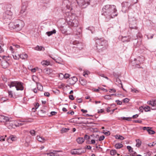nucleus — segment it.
<instances>
[{"label": "nucleus", "instance_id": "f257e3e1", "mask_svg": "<svg viewBox=\"0 0 156 156\" xmlns=\"http://www.w3.org/2000/svg\"><path fill=\"white\" fill-rule=\"evenodd\" d=\"M62 6V8H64L62 10L63 12H65V17L68 24L72 27H77L79 24L77 17L75 14L69 11L72 9L73 7L71 6L69 1L65 0L63 2Z\"/></svg>", "mask_w": 156, "mask_h": 156}, {"label": "nucleus", "instance_id": "f03ea898", "mask_svg": "<svg viewBox=\"0 0 156 156\" xmlns=\"http://www.w3.org/2000/svg\"><path fill=\"white\" fill-rule=\"evenodd\" d=\"M117 9L115 6L114 5H106L102 8V14L104 15L108 21L111 18L117 16Z\"/></svg>", "mask_w": 156, "mask_h": 156}, {"label": "nucleus", "instance_id": "7ed1b4c3", "mask_svg": "<svg viewBox=\"0 0 156 156\" xmlns=\"http://www.w3.org/2000/svg\"><path fill=\"white\" fill-rule=\"evenodd\" d=\"M96 49L99 52L103 51L106 48L108 45L107 41L103 39L97 40L96 42Z\"/></svg>", "mask_w": 156, "mask_h": 156}, {"label": "nucleus", "instance_id": "20e7f679", "mask_svg": "<svg viewBox=\"0 0 156 156\" xmlns=\"http://www.w3.org/2000/svg\"><path fill=\"white\" fill-rule=\"evenodd\" d=\"M24 25L23 22L20 20H17L14 22H11L9 24V27L10 28L16 29L17 31L21 30Z\"/></svg>", "mask_w": 156, "mask_h": 156}, {"label": "nucleus", "instance_id": "39448f33", "mask_svg": "<svg viewBox=\"0 0 156 156\" xmlns=\"http://www.w3.org/2000/svg\"><path fill=\"white\" fill-rule=\"evenodd\" d=\"M10 88L15 87L17 90H23V83L18 81H11L8 84Z\"/></svg>", "mask_w": 156, "mask_h": 156}, {"label": "nucleus", "instance_id": "423d86ee", "mask_svg": "<svg viewBox=\"0 0 156 156\" xmlns=\"http://www.w3.org/2000/svg\"><path fill=\"white\" fill-rule=\"evenodd\" d=\"M76 1L79 6L85 8L89 5L90 0H76Z\"/></svg>", "mask_w": 156, "mask_h": 156}, {"label": "nucleus", "instance_id": "0eeeda50", "mask_svg": "<svg viewBox=\"0 0 156 156\" xmlns=\"http://www.w3.org/2000/svg\"><path fill=\"white\" fill-rule=\"evenodd\" d=\"M129 27L130 29H137L136 26V21L135 18H129Z\"/></svg>", "mask_w": 156, "mask_h": 156}, {"label": "nucleus", "instance_id": "6e6552de", "mask_svg": "<svg viewBox=\"0 0 156 156\" xmlns=\"http://www.w3.org/2000/svg\"><path fill=\"white\" fill-rule=\"evenodd\" d=\"M12 13L10 10H6L3 14V18L4 19L11 20L12 18Z\"/></svg>", "mask_w": 156, "mask_h": 156}, {"label": "nucleus", "instance_id": "1a4fd4ad", "mask_svg": "<svg viewBox=\"0 0 156 156\" xmlns=\"http://www.w3.org/2000/svg\"><path fill=\"white\" fill-rule=\"evenodd\" d=\"M122 11H124L125 10H128L129 8L132 6L133 5L130 3L128 2H123L122 4Z\"/></svg>", "mask_w": 156, "mask_h": 156}, {"label": "nucleus", "instance_id": "9d476101", "mask_svg": "<svg viewBox=\"0 0 156 156\" xmlns=\"http://www.w3.org/2000/svg\"><path fill=\"white\" fill-rule=\"evenodd\" d=\"M83 152L81 149H74L71 151V153L73 155H79Z\"/></svg>", "mask_w": 156, "mask_h": 156}, {"label": "nucleus", "instance_id": "9b49d317", "mask_svg": "<svg viewBox=\"0 0 156 156\" xmlns=\"http://www.w3.org/2000/svg\"><path fill=\"white\" fill-rule=\"evenodd\" d=\"M73 44L76 45V47L80 50L82 49L83 47V45L82 43L79 42L78 41H75L73 42Z\"/></svg>", "mask_w": 156, "mask_h": 156}, {"label": "nucleus", "instance_id": "f8f14e48", "mask_svg": "<svg viewBox=\"0 0 156 156\" xmlns=\"http://www.w3.org/2000/svg\"><path fill=\"white\" fill-rule=\"evenodd\" d=\"M60 152L59 151H51L49 152L45 153L44 155H49V156H58L59 155V154H58L57 153Z\"/></svg>", "mask_w": 156, "mask_h": 156}, {"label": "nucleus", "instance_id": "ddd939ff", "mask_svg": "<svg viewBox=\"0 0 156 156\" xmlns=\"http://www.w3.org/2000/svg\"><path fill=\"white\" fill-rule=\"evenodd\" d=\"M5 125L9 129L14 128V126L13 122L9 121V120L5 123Z\"/></svg>", "mask_w": 156, "mask_h": 156}, {"label": "nucleus", "instance_id": "4468645a", "mask_svg": "<svg viewBox=\"0 0 156 156\" xmlns=\"http://www.w3.org/2000/svg\"><path fill=\"white\" fill-rule=\"evenodd\" d=\"M131 39V36H127L122 37L121 40L123 42H128L130 41Z\"/></svg>", "mask_w": 156, "mask_h": 156}, {"label": "nucleus", "instance_id": "2eb2a0df", "mask_svg": "<svg viewBox=\"0 0 156 156\" xmlns=\"http://www.w3.org/2000/svg\"><path fill=\"white\" fill-rule=\"evenodd\" d=\"M8 117L3 115H0V122H6L9 120Z\"/></svg>", "mask_w": 156, "mask_h": 156}, {"label": "nucleus", "instance_id": "dca6fc26", "mask_svg": "<svg viewBox=\"0 0 156 156\" xmlns=\"http://www.w3.org/2000/svg\"><path fill=\"white\" fill-rule=\"evenodd\" d=\"M1 64L2 66L4 68H6L9 66L8 62L6 61H2Z\"/></svg>", "mask_w": 156, "mask_h": 156}, {"label": "nucleus", "instance_id": "f3484780", "mask_svg": "<svg viewBox=\"0 0 156 156\" xmlns=\"http://www.w3.org/2000/svg\"><path fill=\"white\" fill-rule=\"evenodd\" d=\"M10 140L12 141H15L17 140V138L14 136L11 135L7 139V140L8 142H10Z\"/></svg>", "mask_w": 156, "mask_h": 156}, {"label": "nucleus", "instance_id": "a211bd4d", "mask_svg": "<svg viewBox=\"0 0 156 156\" xmlns=\"http://www.w3.org/2000/svg\"><path fill=\"white\" fill-rule=\"evenodd\" d=\"M69 81L71 84H74L77 81V78L75 76H73L69 78Z\"/></svg>", "mask_w": 156, "mask_h": 156}, {"label": "nucleus", "instance_id": "6ab92c4d", "mask_svg": "<svg viewBox=\"0 0 156 156\" xmlns=\"http://www.w3.org/2000/svg\"><path fill=\"white\" fill-rule=\"evenodd\" d=\"M147 103L151 105L154 106L156 105V100H153L152 101H147Z\"/></svg>", "mask_w": 156, "mask_h": 156}, {"label": "nucleus", "instance_id": "aec40b11", "mask_svg": "<svg viewBox=\"0 0 156 156\" xmlns=\"http://www.w3.org/2000/svg\"><path fill=\"white\" fill-rule=\"evenodd\" d=\"M76 141L77 142L80 144H82L83 143L84 140V139L81 137H79L78 138L76 139Z\"/></svg>", "mask_w": 156, "mask_h": 156}, {"label": "nucleus", "instance_id": "412c9836", "mask_svg": "<svg viewBox=\"0 0 156 156\" xmlns=\"http://www.w3.org/2000/svg\"><path fill=\"white\" fill-rule=\"evenodd\" d=\"M34 49L35 50L41 51L42 50H44V48L42 46L37 45V46L34 48Z\"/></svg>", "mask_w": 156, "mask_h": 156}, {"label": "nucleus", "instance_id": "4be33fe9", "mask_svg": "<svg viewBox=\"0 0 156 156\" xmlns=\"http://www.w3.org/2000/svg\"><path fill=\"white\" fill-rule=\"evenodd\" d=\"M41 64L44 66H48L50 65V62L47 60H43L41 62Z\"/></svg>", "mask_w": 156, "mask_h": 156}, {"label": "nucleus", "instance_id": "5701e85b", "mask_svg": "<svg viewBox=\"0 0 156 156\" xmlns=\"http://www.w3.org/2000/svg\"><path fill=\"white\" fill-rule=\"evenodd\" d=\"M37 139L39 141L42 143L44 142L45 141V140L44 137H40L39 136H37Z\"/></svg>", "mask_w": 156, "mask_h": 156}, {"label": "nucleus", "instance_id": "b1692460", "mask_svg": "<svg viewBox=\"0 0 156 156\" xmlns=\"http://www.w3.org/2000/svg\"><path fill=\"white\" fill-rule=\"evenodd\" d=\"M45 73L48 74H49L53 72L52 69L48 68H46L44 69Z\"/></svg>", "mask_w": 156, "mask_h": 156}, {"label": "nucleus", "instance_id": "393cba45", "mask_svg": "<svg viewBox=\"0 0 156 156\" xmlns=\"http://www.w3.org/2000/svg\"><path fill=\"white\" fill-rule=\"evenodd\" d=\"M136 146L137 147H139L141 145V141L139 139H136Z\"/></svg>", "mask_w": 156, "mask_h": 156}, {"label": "nucleus", "instance_id": "a878e982", "mask_svg": "<svg viewBox=\"0 0 156 156\" xmlns=\"http://www.w3.org/2000/svg\"><path fill=\"white\" fill-rule=\"evenodd\" d=\"M116 83H118V84L119 87H122V83H121V80L119 78H117L116 80Z\"/></svg>", "mask_w": 156, "mask_h": 156}, {"label": "nucleus", "instance_id": "bb28decb", "mask_svg": "<svg viewBox=\"0 0 156 156\" xmlns=\"http://www.w3.org/2000/svg\"><path fill=\"white\" fill-rule=\"evenodd\" d=\"M56 33V30H54L52 31H48L47 32L46 34L48 36H50L52 35L53 34H55Z\"/></svg>", "mask_w": 156, "mask_h": 156}, {"label": "nucleus", "instance_id": "cd10ccee", "mask_svg": "<svg viewBox=\"0 0 156 156\" xmlns=\"http://www.w3.org/2000/svg\"><path fill=\"white\" fill-rule=\"evenodd\" d=\"M28 57L27 55L26 54H22L20 55V58L23 59H25Z\"/></svg>", "mask_w": 156, "mask_h": 156}, {"label": "nucleus", "instance_id": "c85d7f7f", "mask_svg": "<svg viewBox=\"0 0 156 156\" xmlns=\"http://www.w3.org/2000/svg\"><path fill=\"white\" fill-rule=\"evenodd\" d=\"M36 84L37 86V88L38 90L42 91L43 90V87L39 83L36 82Z\"/></svg>", "mask_w": 156, "mask_h": 156}, {"label": "nucleus", "instance_id": "c756f323", "mask_svg": "<svg viewBox=\"0 0 156 156\" xmlns=\"http://www.w3.org/2000/svg\"><path fill=\"white\" fill-rule=\"evenodd\" d=\"M110 153L112 155H115L116 154L117 155H119V154H118L117 153L116 151L115 150H112L111 151Z\"/></svg>", "mask_w": 156, "mask_h": 156}, {"label": "nucleus", "instance_id": "7c9ffc66", "mask_svg": "<svg viewBox=\"0 0 156 156\" xmlns=\"http://www.w3.org/2000/svg\"><path fill=\"white\" fill-rule=\"evenodd\" d=\"M115 146L116 149H119L122 147L123 146V145L122 144L120 143H118L116 144Z\"/></svg>", "mask_w": 156, "mask_h": 156}, {"label": "nucleus", "instance_id": "2f4dec72", "mask_svg": "<svg viewBox=\"0 0 156 156\" xmlns=\"http://www.w3.org/2000/svg\"><path fill=\"white\" fill-rule=\"evenodd\" d=\"M26 10V7L25 6H23L21 7V9L20 12L21 14L23 13Z\"/></svg>", "mask_w": 156, "mask_h": 156}, {"label": "nucleus", "instance_id": "473e14b6", "mask_svg": "<svg viewBox=\"0 0 156 156\" xmlns=\"http://www.w3.org/2000/svg\"><path fill=\"white\" fill-rule=\"evenodd\" d=\"M13 58L15 59H18L20 58V55L18 54H14L12 55Z\"/></svg>", "mask_w": 156, "mask_h": 156}, {"label": "nucleus", "instance_id": "72a5a7b5", "mask_svg": "<svg viewBox=\"0 0 156 156\" xmlns=\"http://www.w3.org/2000/svg\"><path fill=\"white\" fill-rule=\"evenodd\" d=\"M39 106V104L38 103H36L34 105L35 108H32L33 111L35 112L36 109L38 108Z\"/></svg>", "mask_w": 156, "mask_h": 156}, {"label": "nucleus", "instance_id": "f704fd0d", "mask_svg": "<svg viewBox=\"0 0 156 156\" xmlns=\"http://www.w3.org/2000/svg\"><path fill=\"white\" fill-rule=\"evenodd\" d=\"M69 129L68 128H63L61 130V132L62 133H65L67 132L69 130Z\"/></svg>", "mask_w": 156, "mask_h": 156}, {"label": "nucleus", "instance_id": "c9c22d12", "mask_svg": "<svg viewBox=\"0 0 156 156\" xmlns=\"http://www.w3.org/2000/svg\"><path fill=\"white\" fill-rule=\"evenodd\" d=\"M63 76L66 79L68 78L69 76V75L68 74H66L64 75L62 74L61 73L59 75V76Z\"/></svg>", "mask_w": 156, "mask_h": 156}, {"label": "nucleus", "instance_id": "e433bc0d", "mask_svg": "<svg viewBox=\"0 0 156 156\" xmlns=\"http://www.w3.org/2000/svg\"><path fill=\"white\" fill-rule=\"evenodd\" d=\"M131 155H132V156H142L140 154H138L136 152L133 151V152H132Z\"/></svg>", "mask_w": 156, "mask_h": 156}, {"label": "nucleus", "instance_id": "4c0bfd02", "mask_svg": "<svg viewBox=\"0 0 156 156\" xmlns=\"http://www.w3.org/2000/svg\"><path fill=\"white\" fill-rule=\"evenodd\" d=\"M144 110L145 112H148L150 111V108L149 106H147L145 107H144Z\"/></svg>", "mask_w": 156, "mask_h": 156}, {"label": "nucleus", "instance_id": "58836bf2", "mask_svg": "<svg viewBox=\"0 0 156 156\" xmlns=\"http://www.w3.org/2000/svg\"><path fill=\"white\" fill-rule=\"evenodd\" d=\"M127 148L130 153L133 152V149L131 146H127Z\"/></svg>", "mask_w": 156, "mask_h": 156}, {"label": "nucleus", "instance_id": "ea45409f", "mask_svg": "<svg viewBox=\"0 0 156 156\" xmlns=\"http://www.w3.org/2000/svg\"><path fill=\"white\" fill-rule=\"evenodd\" d=\"M151 129V128L149 127H144L143 128V129L144 130H146L148 133L149 132V131Z\"/></svg>", "mask_w": 156, "mask_h": 156}, {"label": "nucleus", "instance_id": "a19ab883", "mask_svg": "<svg viewBox=\"0 0 156 156\" xmlns=\"http://www.w3.org/2000/svg\"><path fill=\"white\" fill-rule=\"evenodd\" d=\"M81 30L80 29H79V30L77 31H75L74 32V34L76 35H79L80 34Z\"/></svg>", "mask_w": 156, "mask_h": 156}, {"label": "nucleus", "instance_id": "79ce46f5", "mask_svg": "<svg viewBox=\"0 0 156 156\" xmlns=\"http://www.w3.org/2000/svg\"><path fill=\"white\" fill-rule=\"evenodd\" d=\"M156 144V142H152V143H149L148 144V146L149 147H153Z\"/></svg>", "mask_w": 156, "mask_h": 156}, {"label": "nucleus", "instance_id": "37998d69", "mask_svg": "<svg viewBox=\"0 0 156 156\" xmlns=\"http://www.w3.org/2000/svg\"><path fill=\"white\" fill-rule=\"evenodd\" d=\"M8 93L9 94V97L12 98L13 97V94L12 91L8 90Z\"/></svg>", "mask_w": 156, "mask_h": 156}, {"label": "nucleus", "instance_id": "c03bdc74", "mask_svg": "<svg viewBox=\"0 0 156 156\" xmlns=\"http://www.w3.org/2000/svg\"><path fill=\"white\" fill-rule=\"evenodd\" d=\"M30 133L31 135L33 136H34L35 135V131L34 130H30Z\"/></svg>", "mask_w": 156, "mask_h": 156}, {"label": "nucleus", "instance_id": "a18cd8bd", "mask_svg": "<svg viewBox=\"0 0 156 156\" xmlns=\"http://www.w3.org/2000/svg\"><path fill=\"white\" fill-rule=\"evenodd\" d=\"M6 137V136H0V141L2 140L4 141L5 140V137Z\"/></svg>", "mask_w": 156, "mask_h": 156}, {"label": "nucleus", "instance_id": "49530a36", "mask_svg": "<svg viewBox=\"0 0 156 156\" xmlns=\"http://www.w3.org/2000/svg\"><path fill=\"white\" fill-rule=\"evenodd\" d=\"M122 118V119L123 120H126L128 121H131L132 118L131 117H123Z\"/></svg>", "mask_w": 156, "mask_h": 156}, {"label": "nucleus", "instance_id": "de8ad7c7", "mask_svg": "<svg viewBox=\"0 0 156 156\" xmlns=\"http://www.w3.org/2000/svg\"><path fill=\"white\" fill-rule=\"evenodd\" d=\"M155 133V132L154 130L151 129L148 133L150 134H154Z\"/></svg>", "mask_w": 156, "mask_h": 156}, {"label": "nucleus", "instance_id": "09e8293b", "mask_svg": "<svg viewBox=\"0 0 156 156\" xmlns=\"http://www.w3.org/2000/svg\"><path fill=\"white\" fill-rule=\"evenodd\" d=\"M104 98L106 99H110V96L108 95H106L104 96Z\"/></svg>", "mask_w": 156, "mask_h": 156}, {"label": "nucleus", "instance_id": "8fccbe9b", "mask_svg": "<svg viewBox=\"0 0 156 156\" xmlns=\"http://www.w3.org/2000/svg\"><path fill=\"white\" fill-rule=\"evenodd\" d=\"M39 113L40 115H41L42 114H44L45 113V111L44 110H41L39 111Z\"/></svg>", "mask_w": 156, "mask_h": 156}, {"label": "nucleus", "instance_id": "3c124183", "mask_svg": "<svg viewBox=\"0 0 156 156\" xmlns=\"http://www.w3.org/2000/svg\"><path fill=\"white\" fill-rule=\"evenodd\" d=\"M129 101V99L127 98H126L123 100V102L124 103H127Z\"/></svg>", "mask_w": 156, "mask_h": 156}, {"label": "nucleus", "instance_id": "603ef678", "mask_svg": "<svg viewBox=\"0 0 156 156\" xmlns=\"http://www.w3.org/2000/svg\"><path fill=\"white\" fill-rule=\"evenodd\" d=\"M105 138V136H100L99 138V141H101L103 140Z\"/></svg>", "mask_w": 156, "mask_h": 156}, {"label": "nucleus", "instance_id": "864d4df0", "mask_svg": "<svg viewBox=\"0 0 156 156\" xmlns=\"http://www.w3.org/2000/svg\"><path fill=\"white\" fill-rule=\"evenodd\" d=\"M133 122L135 123H140L142 122V121L137 120H133Z\"/></svg>", "mask_w": 156, "mask_h": 156}, {"label": "nucleus", "instance_id": "5fc2aeb1", "mask_svg": "<svg viewBox=\"0 0 156 156\" xmlns=\"http://www.w3.org/2000/svg\"><path fill=\"white\" fill-rule=\"evenodd\" d=\"M115 102L117 103L118 105H121L122 104V102L119 101V100H116Z\"/></svg>", "mask_w": 156, "mask_h": 156}, {"label": "nucleus", "instance_id": "6e6d98bb", "mask_svg": "<svg viewBox=\"0 0 156 156\" xmlns=\"http://www.w3.org/2000/svg\"><path fill=\"white\" fill-rule=\"evenodd\" d=\"M144 106H141L139 108V111L141 112H143V110H144Z\"/></svg>", "mask_w": 156, "mask_h": 156}, {"label": "nucleus", "instance_id": "4d7b16f0", "mask_svg": "<svg viewBox=\"0 0 156 156\" xmlns=\"http://www.w3.org/2000/svg\"><path fill=\"white\" fill-rule=\"evenodd\" d=\"M14 48H13L12 46H11L10 47L9 50L11 51L12 53H13L14 52Z\"/></svg>", "mask_w": 156, "mask_h": 156}, {"label": "nucleus", "instance_id": "13d9d810", "mask_svg": "<svg viewBox=\"0 0 156 156\" xmlns=\"http://www.w3.org/2000/svg\"><path fill=\"white\" fill-rule=\"evenodd\" d=\"M118 139L120 140H123L124 139V137L121 135H119Z\"/></svg>", "mask_w": 156, "mask_h": 156}, {"label": "nucleus", "instance_id": "bf43d9fd", "mask_svg": "<svg viewBox=\"0 0 156 156\" xmlns=\"http://www.w3.org/2000/svg\"><path fill=\"white\" fill-rule=\"evenodd\" d=\"M84 138L85 139L89 140L90 139V137L87 135H85L84 136Z\"/></svg>", "mask_w": 156, "mask_h": 156}, {"label": "nucleus", "instance_id": "052dcab7", "mask_svg": "<svg viewBox=\"0 0 156 156\" xmlns=\"http://www.w3.org/2000/svg\"><path fill=\"white\" fill-rule=\"evenodd\" d=\"M100 75V76L103 77H104L105 78L107 79V80L108 79V78L107 76H105V75L104 74H101Z\"/></svg>", "mask_w": 156, "mask_h": 156}, {"label": "nucleus", "instance_id": "680f3d73", "mask_svg": "<svg viewBox=\"0 0 156 156\" xmlns=\"http://www.w3.org/2000/svg\"><path fill=\"white\" fill-rule=\"evenodd\" d=\"M109 92L110 93L115 92L116 90L114 89H110Z\"/></svg>", "mask_w": 156, "mask_h": 156}, {"label": "nucleus", "instance_id": "e2e57ef3", "mask_svg": "<svg viewBox=\"0 0 156 156\" xmlns=\"http://www.w3.org/2000/svg\"><path fill=\"white\" fill-rule=\"evenodd\" d=\"M103 133L106 135H109L110 134V133L109 131L104 132H103Z\"/></svg>", "mask_w": 156, "mask_h": 156}, {"label": "nucleus", "instance_id": "0e129e2a", "mask_svg": "<svg viewBox=\"0 0 156 156\" xmlns=\"http://www.w3.org/2000/svg\"><path fill=\"white\" fill-rule=\"evenodd\" d=\"M44 95L47 97H49L50 96V94L48 92H45L44 93Z\"/></svg>", "mask_w": 156, "mask_h": 156}, {"label": "nucleus", "instance_id": "69168bd1", "mask_svg": "<svg viewBox=\"0 0 156 156\" xmlns=\"http://www.w3.org/2000/svg\"><path fill=\"white\" fill-rule=\"evenodd\" d=\"M57 112H55L53 111L51 112V115H56L57 114Z\"/></svg>", "mask_w": 156, "mask_h": 156}, {"label": "nucleus", "instance_id": "338daca9", "mask_svg": "<svg viewBox=\"0 0 156 156\" xmlns=\"http://www.w3.org/2000/svg\"><path fill=\"white\" fill-rule=\"evenodd\" d=\"M69 98L71 100H73L74 99L73 96V95H71L69 96Z\"/></svg>", "mask_w": 156, "mask_h": 156}, {"label": "nucleus", "instance_id": "774afa93", "mask_svg": "<svg viewBox=\"0 0 156 156\" xmlns=\"http://www.w3.org/2000/svg\"><path fill=\"white\" fill-rule=\"evenodd\" d=\"M138 117V115L137 114H136L135 115H134L133 116L132 118L133 119H136Z\"/></svg>", "mask_w": 156, "mask_h": 156}]
</instances>
